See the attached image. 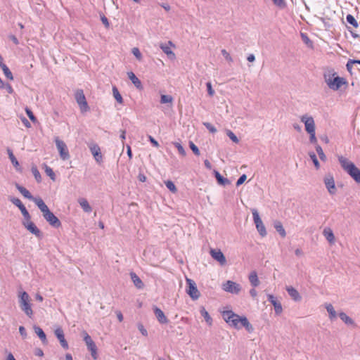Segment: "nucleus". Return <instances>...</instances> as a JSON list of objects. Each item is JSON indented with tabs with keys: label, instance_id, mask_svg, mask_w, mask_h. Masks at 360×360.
Segmentation results:
<instances>
[{
	"label": "nucleus",
	"instance_id": "c9c22d12",
	"mask_svg": "<svg viewBox=\"0 0 360 360\" xmlns=\"http://www.w3.org/2000/svg\"><path fill=\"white\" fill-rule=\"evenodd\" d=\"M323 235L326 237V238L328 240V242L331 243L333 242L335 240V236L333 233V231L330 229H325L323 230Z\"/></svg>",
	"mask_w": 360,
	"mask_h": 360
},
{
	"label": "nucleus",
	"instance_id": "a18cd8bd",
	"mask_svg": "<svg viewBox=\"0 0 360 360\" xmlns=\"http://www.w3.org/2000/svg\"><path fill=\"white\" fill-rule=\"evenodd\" d=\"M173 144L176 147V148L178 150L179 154H181L183 156L186 155V151L181 143H179L178 142H174Z\"/></svg>",
	"mask_w": 360,
	"mask_h": 360
},
{
	"label": "nucleus",
	"instance_id": "4c0bfd02",
	"mask_svg": "<svg viewBox=\"0 0 360 360\" xmlns=\"http://www.w3.org/2000/svg\"><path fill=\"white\" fill-rule=\"evenodd\" d=\"M309 155L311 160H312V162H313L316 169H319L320 168V164H319V160H318V159L316 158V154L314 152H310L309 153Z\"/></svg>",
	"mask_w": 360,
	"mask_h": 360
},
{
	"label": "nucleus",
	"instance_id": "1a4fd4ad",
	"mask_svg": "<svg viewBox=\"0 0 360 360\" xmlns=\"http://www.w3.org/2000/svg\"><path fill=\"white\" fill-rule=\"evenodd\" d=\"M84 340L87 346L88 349L91 352V356L94 359H97V347L92 340L91 336L86 332H83Z\"/></svg>",
	"mask_w": 360,
	"mask_h": 360
},
{
	"label": "nucleus",
	"instance_id": "7ed1b4c3",
	"mask_svg": "<svg viewBox=\"0 0 360 360\" xmlns=\"http://www.w3.org/2000/svg\"><path fill=\"white\" fill-rule=\"evenodd\" d=\"M323 79L328 88L338 91L342 85H347L345 78L339 77L333 69H328L323 73Z\"/></svg>",
	"mask_w": 360,
	"mask_h": 360
},
{
	"label": "nucleus",
	"instance_id": "ea45409f",
	"mask_svg": "<svg viewBox=\"0 0 360 360\" xmlns=\"http://www.w3.org/2000/svg\"><path fill=\"white\" fill-rule=\"evenodd\" d=\"M165 184L166 187L172 193H176L177 191L176 186L172 181L167 180Z\"/></svg>",
	"mask_w": 360,
	"mask_h": 360
},
{
	"label": "nucleus",
	"instance_id": "ddd939ff",
	"mask_svg": "<svg viewBox=\"0 0 360 360\" xmlns=\"http://www.w3.org/2000/svg\"><path fill=\"white\" fill-rule=\"evenodd\" d=\"M22 225L27 229L31 233L34 235L37 238L41 239L43 238V233L37 228V226L34 224L32 221H22Z\"/></svg>",
	"mask_w": 360,
	"mask_h": 360
},
{
	"label": "nucleus",
	"instance_id": "0e129e2a",
	"mask_svg": "<svg viewBox=\"0 0 360 360\" xmlns=\"http://www.w3.org/2000/svg\"><path fill=\"white\" fill-rule=\"evenodd\" d=\"M19 333L24 338L27 337L26 330L24 326H21L19 327Z\"/></svg>",
	"mask_w": 360,
	"mask_h": 360
},
{
	"label": "nucleus",
	"instance_id": "473e14b6",
	"mask_svg": "<svg viewBox=\"0 0 360 360\" xmlns=\"http://www.w3.org/2000/svg\"><path fill=\"white\" fill-rule=\"evenodd\" d=\"M346 21L349 25H352L354 28L356 29L359 27V23L352 15H347Z\"/></svg>",
	"mask_w": 360,
	"mask_h": 360
},
{
	"label": "nucleus",
	"instance_id": "3c124183",
	"mask_svg": "<svg viewBox=\"0 0 360 360\" xmlns=\"http://www.w3.org/2000/svg\"><path fill=\"white\" fill-rule=\"evenodd\" d=\"M203 125L208 129L211 133L214 134L217 131V129L210 122H204Z\"/></svg>",
	"mask_w": 360,
	"mask_h": 360
},
{
	"label": "nucleus",
	"instance_id": "a19ab883",
	"mask_svg": "<svg viewBox=\"0 0 360 360\" xmlns=\"http://www.w3.org/2000/svg\"><path fill=\"white\" fill-rule=\"evenodd\" d=\"M173 98L170 95H162L160 98L161 103H172Z\"/></svg>",
	"mask_w": 360,
	"mask_h": 360
},
{
	"label": "nucleus",
	"instance_id": "f03ea898",
	"mask_svg": "<svg viewBox=\"0 0 360 360\" xmlns=\"http://www.w3.org/2000/svg\"><path fill=\"white\" fill-rule=\"evenodd\" d=\"M338 160L342 170L357 184H360V169L352 161L343 155H338Z\"/></svg>",
	"mask_w": 360,
	"mask_h": 360
},
{
	"label": "nucleus",
	"instance_id": "79ce46f5",
	"mask_svg": "<svg viewBox=\"0 0 360 360\" xmlns=\"http://www.w3.org/2000/svg\"><path fill=\"white\" fill-rule=\"evenodd\" d=\"M32 172L36 181L37 182H41V176L40 172H39V170L37 169V168L36 167H32Z\"/></svg>",
	"mask_w": 360,
	"mask_h": 360
},
{
	"label": "nucleus",
	"instance_id": "393cba45",
	"mask_svg": "<svg viewBox=\"0 0 360 360\" xmlns=\"http://www.w3.org/2000/svg\"><path fill=\"white\" fill-rule=\"evenodd\" d=\"M78 202L84 212L90 213L92 211V207L89 205V202L86 198H82L78 200Z\"/></svg>",
	"mask_w": 360,
	"mask_h": 360
},
{
	"label": "nucleus",
	"instance_id": "b1692460",
	"mask_svg": "<svg viewBox=\"0 0 360 360\" xmlns=\"http://www.w3.org/2000/svg\"><path fill=\"white\" fill-rule=\"evenodd\" d=\"M128 77L137 89H143L141 80L135 75L133 72H128Z\"/></svg>",
	"mask_w": 360,
	"mask_h": 360
},
{
	"label": "nucleus",
	"instance_id": "f704fd0d",
	"mask_svg": "<svg viewBox=\"0 0 360 360\" xmlns=\"http://www.w3.org/2000/svg\"><path fill=\"white\" fill-rule=\"evenodd\" d=\"M112 94L117 103L120 104L123 103V98L115 86H112Z\"/></svg>",
	"mask_w": 360,
	"mask_h": 360
},
{
	"label": "nucleus",
	"instance_id": "a878e982",
	"mask_svg": "<svg viewBox=\"0 0 360 360\" xmlns=\"http://www.w3.org/2000/svg\"><path fill=\"white\" fill-rule=\"evenodd\" d=\"M34 330L36 334L38 335L39 339L41 340L42 343L44 345H46L48 343L46 335L44 330L39 327L34 326Z\"/></svg>",
	"mask_w": 360,
	"mask_h": 360
},
{
	"label": "nucleus",
	"instance_id": "f257e3e1",
	"mask_svg": "<svg viewBox=\"0 0 360 360\" xmlns=\"http://www.w3.org/2000/svg\"><path fill=\"white\" fill-rule=\"evenodd\" d=\"M222 316L230 326L238 330L244 327L250 333L253 330L252 326L245 316H240L231 310L224 311Z\"/></svg>",
	"mask_w": 360,
	"mask_h": 360
},
{
	"label": "nucleus",
	"instance_id": "e2e57ef3",
	"mask_svg": "<svg viewBox=\"0 0 360 360\" xmlns=\"http://www.w3.org/2000/svg\"><path fill=\"white\" fill-rule=\"evenodd\" d=\"M22 214L24 217V219L22 221H31V216H30V213L28 212V211H27V212L22 213Z\"/></svg>",
	"mask_w": 360,
	"mask_h": 360
},
{
	"label": "nucleus",
	"instance_id": "5701e85b",
	"mask_svg": "<svg viewBox=\"0 0 360 360\" xmlns=\"http://www.w3.org/2000/svg\"><path fill=\"white\" fill-rule=\"evenodd\" d=\"M129 275H130L131 279L133 283L134 284V285L138 289H142L144 286V284H143V281H141V279L136 275V274L132 271V272H130Z\"/></svg>",
	"mask_w": 360,
	"mask_h": 360
},
{
	"label": "nucleus",
	"instance_id": "864d4df0",
	"mask_svg": "<svg viewBox=\"0 0 360 360\" xmlns=\"http://www.w3.org/2000/svg\"><path fill=\"white\" fill-rule=\"evenodd\" d=\"M8 199L16 207H18L19 205H21V204L22 203L19 198H15V197H9Z\"/></svg>",
	"mask_w": 360,
	"mask_h": 360
},
{
	"label": "nucleus",
	"instance_id": "2eb2a0df",
	"mask_svg": "<svg viewBox=\"0 0 360 360\" xmlns=\"http://www.w3.org/2000/svg\"><path fill=\"white\" fill-rule=\"evenodd\" d=\"M89 148L95 160L97 162L101 163L103 161V155L99 146L96 143H90L89 145Z\"/></svg>",
	"mask_w": 360,
	"mask_h": 360
},
{
	"label": "nucleus",
	"instance_id": "72a5a7b5",
	"mask_svg": "<svg viewBox=\"0 0 360 360\" xmlns=\"http://www.w3.org/2000/svg\"><path fill=\"white\" fill-rule=\"evenodd\" d=\"M7 153L8 155V158L12 162L13 165L17 168L19 166V162L17 160L16 158L13 155V150L11 148H7Z\"/></svg>",
	"mask_w": 360,
	"mask_h": 360
},
{
	"label": "nucleus",
	"instance_id": "bb28decb",
	"mask_svg": "<svg viewBox=\"0 0 360 360\" xmlns=\"http://www.w3.org/2000/svg\"><path fill=\"white\" fill-rule=\"evenodd\" d=\"M325 308L328 313L330 320L333 321L337 317V313L330 303H326Z\"/></svg>",
	"mask_w": 360,
	"mask_h": 360
},
{
	"label": "nucleus",
	"instance_id": "2f4dec72",
	"mask_svg": "<svg viewBox=\"0 0 360 360\" xmlns=\"http://www.w3.org/2000/svg\"><path fill=\"white\" fill-rule=\"evenodd\" d=\"M340 319L347 325H354V321L348 316L345 312H340L339 314Z\"/></svg>",
	"mask_w": 360,
	"mask_h": 360
},
{
	"label": "nucleus",
	"instance_id": "4468645a",
	"mask_svg": "<svg viewBox=\"0 0 360 360\" xmlns=\"http://www.w3.org/2000/svg\"><path fill=\"white\" fill-rule=\"evenodd\" d=\"M301 121L304 123L305 130L309 133L315 132V124L312 117H307L306 115L302 116Z\"/></svg>",
	"mask_w": 360,
	"mask_h": 360
},
{
	"label": "nucleus",
	"instance_id": "338daca9",
	"mask_svg": "<svg viewBox=\"0 0 360 360\" xmlns=\"http://www.w3.org/2000/svg\"><path fill=\"white\" fill-rule=\"evenodd\" d=\"M101 20L102 22L105 25V26L106 27H109L108 20V18L105 15L101 16Z\"/></svg>",
	"mask_w": 360,
	"mask_h": 360
},
{
	"label": "nucleus",
	"instance_id": "a211bd4d",
	"mask_svg": "<svg viewBox=\"0 0 360 360\" xmlns=\"http://www.w3.org/2000/svg\"><path fill=\"white\" fill-rule=\"evenodd\" d=\"M267 300L274 306L276 314H281L283 311V307L281 302L277 300V298L273 295H268Z\"/></svg>",
	"mask_w": 360,
	"mask_h": 360
},
{
	"label": "nucleus",
	"instance_id": "6e6d98bb",
	"mask_svg": "<svg viewBox=\"0 0 360 360\" xmlns=\"http://www.w3.org/2000/svg\"><path fill=\"white\" fill-rule=\"evenodd\" d=\"M3 89H5L10 94H12L14 92L12 86L8 83H4Z\"/></svg>",
	"mask_w": 360,
	"mask_h": 360
},
{
	"label": "nucleus",
	"instance_id": "423d86ee",
	"mask_svg": "<svg viewBox=\"0 0 360 360\" xmlns=\"http://www.w3.org/2000/svg\"><path fill=\"white\" fill-rule=\"evenodd\" d=\"M75 98L82 112H85L89 110V106L86 102V97L82 89H77L75 91Z\"/></svg>",
	"mask_w": 360,
	"mask_h": 360
},
{
	"label": "nucleus",
	"instance_id": "09e8293b",
	"mask_svg": "<svg viewBox=\"0 0 360 360\" xmlns=\"http://www.w3.org/2000/svg\"><path fill=\"white\" fill-rule=\"evenodd\" d=\"M25 112L32 122H35L37 121V117L29 108H25Z\"/></svg>",
	"mask_w": 360,
	"mask_h": 360
},
{
	"label": "nucleus",
	"instance_id": "9d476101",
	"mask_svg": "<svg viewBox=\"0 0 360 360\" xmlns=\"http://www.w3.org/2000/svg\"><path fill=\"white\" fill-rule=\"evenodd\" d=\"M221 288L223 290L235 295H238L241 290L240 285L232 281H226Z\"/></svg>",
	"mask_w": 360,
	"mask_h": 360
},
{
	"label": "nucleus",
	"instance_id": "cd10ccee",
	"mask_svg": "<svg viewBox=\"0 0 360 360\" xmlns=\"http://www.w3.org/2000/svg\"><path fill=\"white\" fill-rule=\"evenodd\" d=\"M249 281L253 288H256L259 285V281L256 271H252L250 274Z\"/></svg>",
	"mask_w": 360,
	"mask_h": 360
},
{
	"label": "nucleus",
	"instance_id": "603ef678",
	"mask_svg": "<svg viewBox=\"0 0 360 360\" xmlns=\"http://www.w3.org/2000/svg\"><path fill=\"white\" fill-rule=\"evenodd\" d=\"M189 146L195 155H200L198 148L192 141L189 142Z\"/></svg>",
	"mask_w": 360,
	"mask_h": 360
},
{
	"label": "nucleus",
	"instance_id": "680f3d73",
	"mask_svg": "<svg viewBox=\"0 0 360 360\" xmlns=\"http://www.w3.org/2000/svg\"><path fill=\"white\" fill-rule=\"evenodd\" d=\"M22 214L24 217V219L22 221H31V216H30V213L28 212V211H27V212L22 213Z\"/></svg>",
	"mask_w": 360,
	"mask_h": 360
},
{
	"label": "nucleus",
	"instance_id": "49530a36",
	"mask_svg": "<svg viewBox=\"0 0 360 360\" xmlns=\"http://www.w3.org/2000/svg\"><path fill=\"white\" fill-rule=\"evenodd\" d=\"M131 53L133 55L139 60H141L142 59V54L137 47H134L131 50Z\"/></svg>",
	"mask_w": 360,
	"mask_h": 360
},
{
	"label": "nucleus",
	"instance_id": "774afa93",
	"mask_svg": "<svg viewBox=\"0 0 360 360\" xmlns=\"http://www.w3.org/2000/svg\"><path fill=\"white\" fill-rule=\"evenodd\" d=\"M9 39L15 44V45H18L19 44V41L18 39V38L15 36V35H10L9 36Z\"/></svg>",
	"mask_w": 360,
	"mask_h": 360
},
{
	"label": "nucleus",
	"instance_id": "7c9ffc66",
	"mask_svg": "<svg viewBox=\"0 0 360 360\" xmlns=\"http://www.w3.org/2000/svg\"><path fill=\"white\" fill-rule=\"evenodd\" d=\"M200 313L201 316L205 319V321L209 326L212 324V319L210 316L209 313L207 311L204 307H202L200 309Z\"/></svg>",
	"mask_w": 360,
	"mask_h": 360
},
{
	"label": "nucleus",
	"instance_id": "4be33fe9",
	"mask_svg": "<svg viewBox=\"0 0 360 360\" xmlns=\"http://www.w3.org/2000/svg\"><path fill=\"white\" fill-rule=\"evenodd\" d=\"M285 290L292 300H294L295 301L301 300L302 297L299 292L295 288H294L292 286H286Z\"/></svg>",
	"mask_w": 360,
	"mask_h": 360
},
{
	"label": "nucleus",
	"instance_id": "4d7b16f0",
	"mask_svg": "<svg viewBox=\"0 0 360 360\" xmlns=\"http://www.w3.org/2000/svg\"><path fill=\"white\" fill-rule=\"evenodd\" d=\"M221 52L222 56L225 58L226 60H228L229 62L233 61L231 56L225 49H222Z\"/></svg>",
	"mask_w": 360,
	"mask_h": 360
},
{
	"label": "nucleus",
	"instance_id": "6e6552de",
	"mask_svg": "<svg viewBox=\"0 0 360 360\" xmlns=\"http://www.w3.org/2000/svg\"><path fill=\"white\" fill-rule=\"evenodd\" d=\"M254 223L256 226L257 230L261 236L264 237L266 235V231L263 222L259 215L257 210L253 209L252 210Z\"/></svg>",
	"mask_w": 360,
	"mask_h": 360
},
{
	"label": "nucleus",
	"instance_id": "dca6fc26",
	"mask_svg": "<svg viewBox=\"0 0 360 360\" xmlns=\"http://www.w3.org/2000/svg\"><path fill=\"white\" fill-rule=\"evenodd\" d=\"M15 188H17V190L25 198H27L30 200H32L36 205H37V202L39 200H42L41 198H34L33 197V195L30 193V192L27 189L25 188V187H23L22 186L20 185L19 184H15Z\"/></svg>",
	"mask_w": 360,
	"mask_h": 360
},
{
	"label": "nucleus",
	"instance_id": "de8ad7c7",
	"mask_svg": "<svg viewBox=\"0 0 360 360\" xmlns=\"http://www.w3.org/2000/svg\"><path fill=\"white\" fill-rule=\"evenodd\" d=\"M226 134L233 142L236 143H238L239 142V139H238V137L231 130H228Z\"/></svg>",
	"mask_w": 360,
	"mask_h": 360
},
{
	"label": "nucleus",
	"instance_id": "37998d69",
	"mask_svg": "<svg viewBox=\"0 0 360 360\" xmlns=\"http://www.w3.org/2000/svg\"><path fill=\"white\" fill-rule=\"evenodd\" d=\"M355 65V60L354 59H349L346 64V68L347 70L350 73V75H352V69L354 68V65Z\"/></svg>",
	"mask_w": 360,
	"mask_h": 360
},
{
	"label": "nucleus",
	"instance_id": "bf43d9fd",
	"mask_svg": "<svg viewBox=\"0 0 360 360\" xmlns=\"http://www.w3.org/2000/svg\"><path fill=\"white\" fill-rule=\"evenodd\" d=\"M246 179L247 176L245 174L241 175L236 181V186H239L241 184H243L246 180Z\"/></svg>",
	"mask_w": 360,
	"mask_h": 360
},
{
	"label": "nucleus",
	"instance_id": "8fccbe9b",
	"mask_svg": "<svg viewBox=\"0 0 360 360\" xmlns=\"http://www.w3.org/2000/svg\"><path fill=\"white\" fill-rule=\"evenodd\" d=\"M273 3L280 8H284L286 6L285 0H272Z\"/></svg>",
	"mask_w": 360,
	"mask_h": 360
},
{
	"label": "nucleus",
	"instance_id": "f8f14e48",
	"mask_svg": "<svg viewBox=\"0 0 360 360\" xmlns=\"http://www.w3.org/2000/svg\"><path fill=\"white\" fill-rule=\"evenodd\" d=\"M323 182L328 193L330 195H335L337 192L334 177L331 174L325 176Z\"/></svg>",
	"mask_w": 360,
	"mask_h": 360
},
{
	"label": "nucleus",
	"instance_id": "58836bf2",
	"mask_svg": "<svg viewBox=\"0 0 360 360\" xmlns=\"http://www.w3.org/2000/svg\"><path fill=\"white\" fill-rule=\"evenodd\" d=\"M316 150L319 155V158L322 161H326L327 158H326V155L324 154L322 148L319 145L316 146Z\"/></svg>",
	"mask_w": 360,
	"mask_h": 360
},
{
	"label": "nucleus",
	"instance_id": "39448f33",
	"mask_svg": "<svg viewBox=\"0 0 360 360\" xmlns=\"http://www.w3.org/2000/svg\"><path fill=\"white\" fill-rule=\"evenodd\" d=\"M20 304L21 309L29 317H32L33 311L30 303V296L26 292H22L20 295Z\"/></svg>",
	"mask_w": 360,
	"mask_h": 360
},
{
	"label": "nucleus",
	"instance_id": "412c9836",
	"mask_svg": "<svg viewBox=\"0 0 360 360\" xmlns=\"http://www.w3.org/2000/svg\"><path fill=\"white\" fill-rule=\"evenodd\" d=\"M153 312L158 322L161 324L167 323L169 322L168 319L165 315L164 312L158 307H153Z\"/></svg>",
	"mask_w": 360,
	"mask_h": 360
},
{
	"label": "nucleus",
	"instance_id": "c03bdc74",
	"mask_svg": "<svg viewBox=\"0 0 360 360\" xmlns=\"http://www.w3.org/2000/svg\"><path fill=\"white\" fill-rule=\"evenodd\" d=\"M45 172L53 181L56 180V174L50 167L46 166Z\"/></svg>",
	"mask_w": 360,
	"mask_h": 360
},
{
	"label": "nucleus",
	"instance_id": "c85d7f7f",
	"mask_svg": "<svg viewBox=\"0 0 360 360\" xmlns=\"http://www.w3.org/2000/svg\"><path fill=\"white\" fill-rule=\"evenodd\" d=\"M214 176L219 184L226 186L230 184V181L228 179L222 176L220 173L216 170L214 171Z\"/></svg>",
	"mask_w": 360,
	"mask_h": 360
},
{
	"label": "nucleus",
	"instance_id": "e433bc0d",
	"mask_svg": "<svg viewBox=\"0 0 360 360\" xmlns=\"http://www.w3.org/2000/svg\"><path fill=\"white\" fill-rule=\"evenodd\" d=\"M274 228L278 232V233L282 236L285 237L286 235L285 231L282 225V224L279 221H277L274 224Z\"/></svg>",
	"mask_w": 360,
	"mask_h": 360
},
{
	"label": "nucleus",
	"instance_id": "052dcab7",
	"mask_svg": "<svg viewBox=\"0 0 360 360\" xmlns=\"http://www.w3.org/2000/svg\"><path fill=\"white\" fill-rule=\"evenodd\" d=\"M149 141L152 143V145L156 148L159 147L158 142L150 135L148 136Z\"/></svg>",
	"mask_w": 360,
	"mask_h": 360
},
{
	"label": "nucleus",
	"instance_id": "0eeeda50",
	"mask_svg": "<svg viewBox=\"0 0 360 360\" xmlns=\"http://www.w3.org/2000/svg\"><path fill=\"white\" fill-rule=\"evenodd\" d=\"M56 148L59 152L60 158L63 160H67L70 158V153L65 143L60 140L58 136L55 138Z\"/></svg>",
	"mask_w": 360,
	"mask_h": 360
},
{
	"label": "nucleus",
	"instance_id": "5fc2aeb1",
	"mask_svg": "<svg viewBox=\"0 0 360 360\" xmlns=\"http://www.w3.org/2000/svg\"><path fill=\"white\" fill-rule=\"evenodd\" d=\"M206 86H207V93H208L209 96H213L214 94V91L212 89L211 82H207Z\"/></svg>",
	"mask_w": 360,
	"mask_h": 360
},
{
	"label": "nucleus",
	"instance_id": "13d9d810",
	"mask_svg": "<svg viewBox=\"0 0 360 360\" xmlns=\"http://www.w3.org/2000/svg\"><path fill=\"white\" fill-rule=\"evenodd\" d=\"M138 329H139V330L140 331V333H141L143 336H148V331H147V330L144 328V326H143V324H141V323H139V324H138Z\"/></svg>",
	"mask_w": 360,
	"mask_h": 360
},
{
	"label": "nucleus",
	"instance_id": "c756f323",
	"mask_svg": "<svg viewBox=\"0 0 360 360\" xmlns=\"http://www.w3.org/2000/svg\"><path fill=\"white\" fill-rule=\"evenodd\" d=\"M0 67L2 69L5 76L6 77V78L10 79V80H13V76L12 72H11L9 68L7 67V65L5 63H4L3 61H0Z\"/></svg>",
	"mask_w": 360,
	"mask_h": 360
},
{
	"label": "nucleus",
	"instance_id": "69168bd1",
	"mask_svg": "<svg viewBox=\"0 0 360 360\" xmlns=\"http://www.w3.org/2000/svg\"><path fill=\"white\" fill-rule=\"evenodd\" d=\"M34 354L38 356H44V352L40 348H36L34 349Z\"/></svg>",
	"mask_w": 360,
	"mask_h": 360
},
{
	"label": "nucleus",
	"instance_id": "20e7f679",
	"mask_svg": "<svg viewBox=\"0 0 360 360\" xmlns=\"http://www.w3.org/2000/svg\"><path fill=\"white\" fill-rule=\"evenodd\" d=\"M37 206L42 212L43 217L46 221L53 227L59 228L61 226V222L58 218L49 209L43 200L37 202Z\"/></svg>",
	"mask_w": 360,
	"mask_h": 360
},
{
	"label": "nucleus",
	"instance_id": "f3484780",
	"mask_svg": "<svg viewBox=\"0 0 360 360\" xmlns=\"http://www.w3.org/2000/svg\"><path fill=\"white\" fill-rule=\"evenodd\" d=\"M210 255L212 257L217 261L221 265H224L226 263V259L223 254V252L220 250L211 249Z\"/></svg>",
	"mask_w": 360,
	"mask_h": 360
},
{
	"label": "nucleus",
	"instance_id": "aec40b11",
	"mask_svg": "<svg viewBox=\"0 0 360 360\" xmlns=\"http://www.w3.org/2000/svg\"><path fill=\"white\" fill-rule=\"evenodd\" d=\"M170 46H174L171 41H168V44H161L160 48L162 51L167 56L170 60H174L176 58L175 53L171 50Z\"/></svg>",
	"mask_w": 360,
	"mask_h": 360
},
{
	"label": "nucleus",
	"instance_id": "6ab92c4d",
	"mask_svg": "<svg viewBox=\"0 0 360 360\" xmlns=\"http://www.w3.org/2000/svg\"><path fill=\"white\" fill-rule=\"evenodd\" d=\"M54 333H55V335L58 339L61 347L65 349H68V343L65 338L63 330L60 327H59L55 330Z\"/></svg>",
	"mask_w": 360,
	"mask_h": 360
},
{
	"label": "nucleus",
	"instance_id": "9b49d317",
	"mask_svg": "<svg viewBox=\"0 0 360 360\" xmlns=\"http://www.w3.org/2000/svg\"><path fill=\"white\" fill-rule=\"evenodd\" d=\"M186 283L188 285L187 293L193 300L199 298L200 294L197 288L196 284L192 279L186 278Z\"/></svg>",
	"mask_w": 360,
	"mask_h": 360
}]
</instances>
